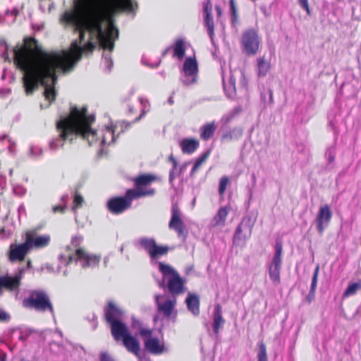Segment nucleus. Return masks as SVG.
<instances>
[{"instance_id":"39448f33","label":"nucleus","mask_w":361,"mask_h":361,"mask_svg":"<svg viewBox=\"0 0 361 361\" xmlns=\"http://www.w3.org/2000/svg\"><path fill=\"white\" fill-rule=\"evenodd\" d=\"M152 193V191L142 192L141 190H129L125 197H115L110 200L108 202V208L112 213L119 214L130 207L133 199L149 195Z\"/></svg>"},{"instance_id":"423d86ee","label":"nucleus","mask_w":361,"mask_h":361,"mask_svg":"<svg viewBox=\"0 0 361 361\" xmlns=\"http://www.w3.org/2000/svg\"><path fill=\"white\" fill-rule=\"evenodd\" d=\"M23 305L26 308H34L38 311H45L47 309L53 311L48 296L41 290L32 292L28 298L23 300Z\"/></svg>"},{"instance_id":"0eeeda50","label":"nucleus","mask_w":361,"mask_h":361,"mask_svg":"<svg viewBox=\"0 0 361 361\" xmlns=\"http://www.w3.org/2000/svg\"><path fill=\"white\" fill-rule=\"evenodd\" d=\"M69 262H79L82 267H94L98 265L101 256L87 253L83 248H78L68 257Z\"/></svg>"},{"instance_id":"a878e982","label":"nucleus","mask_w":361,"mask_h":361,"mask_svg":"<svg viewBox=\"0 0 361 361\" xmlns=\"http://www.w3.org/2000/svg\"><path fill=\"white\" fill-rule=\"evenodd\" d=\"M251 233L250 228L247 226H244L243 224L240 225L237 230L234 237L235 241L243 240L245 241L247 240Z\"/></svg>"},{"instance_id":"c756f323","label":"nucleus","mask_w":361,"mask_h":361,"mask_svg":"<svg viewBox=\"0 0 361 361\" xmlns=\"http://www.w3.org/2000/svg\"><path fill=\"white\" fill-rule=\"evenodd\" d=\"M185 54L184 42L182 39L176 42L174 47V55L178 59H182Z\"/></svg>"},{"instance_id":"4468645a","label":"nucleus","mask_w":361,"mask_h":361,"mask_svg":"<svg viewBox=\"0 0 361 361\" xmlns=\"http://www.w3.org/2000/svg\"><path fill=\"white\" fill-rule=\"evenodd\" d=\"M26 240L25 242L18 245H11L9 250V259L11 262L22 261L24 259L25 255L30 250Z\"/></svg>"},{"instance_id":"dca6fc26","label":"nucleus","mask_w":361,"mask_h":361,"mask_svg":"<svg viewBox=\"0 0 361 361\" xmlns=\"http://www.w3.org/2000/svg\"><path fill=\"white\" fill-rule=\"evenodd\" d=\"M169 226L171 229L175 230L179 235L183 234L185 226L180 218V212L176 204H173L172 215Z\"/></svg>"},{"instance_id":"473e14b6","label":"nucleus","mask_w":361,"mask_h":361,"mask_svg":"<svg viewBox=\"0 0 361 361\" xmlns=\"http://www.w3.org/2000/svg\"><path fill=\"white\" fill-rule=\"evenodd\" d=\"M83 201V197L80 195L75 193L73 199V206L72 207V210L75 212L78 208L82 206Z\"/></svg>"},{"instance_id":"f257e3e1","label":"nucleus","mask_w":361,"mask_h":361,"mask_svg":"<svg viewBox=\"0 0 361 361\" xmlns=\"http://www.w3.org/2000/svg\"><path fill=\"white\" fill-rule=\"evenodd\" d=\"M136 6L134 0H78L75 11L63 17L75 26L80 37L68 50L45 52L35 39H26L23 46L13 49L14 63L23 73L26 93L32 94L41 84L44 87L45 99L49 103L54 101L56 71H69L80 60L82 53L91 52L97 42L103 49L112 51L118 36L113 14L118 10L133 11Z\"/></svg>"},{"instance_id":"3c124183","label":"nucleus","mask_w":361,"mask_h":361,"mask_svg":"<svg viewBox=\"0 0 361 361\" xmlns=\"http://www.w3.org/2000/svg\"><path fill=\"white\" fill-rule=\"evenodd\" d=\"M27 266L28 268L31 267V262L30 261L27 262Z\"/></svg>"},{"instance_id":"603ef678","label":"nucleus","mask_w":361,"mask_h":361,"mask_svg":"<svg viewBox=\"0 0 361 361\" xmlns=\"http://www.w3.org/2000/svg\"><path fill=\"white\" fill-rule=\"evenodd\" d=\"M172 173H173V172L171 171V173H170V180H172V179H173Z\"/></svg>"},{"instance_id":"412c9836","label":"nucleus","mask_w":361,"mask_h":361,"mask_svg":"<svg viewBox=\"0 0 361 361\" xmlns=\"http://www.w3.org/2000/svg\"><path fill=\"white\" fill-rule=\"evenodd\" d=\"M188 309L195 316L200 314V298L197 295L194 293H188L185 300Z\"/></svg>"},{"instance_id":"4c0bfd02","label":"nucleus","mask_w":361,"mask_h":361,"mask_svg":"<svg viewBox=\"0 0 361 361\" xmlns=\"http://www.w3.org/2000/svg\"><path fill=\"white\" fill-rule=\"evenodd\" d=\"M83 240V237L80 235H75L72 238L71 243L74 247L79 246Z\"/></svg>"},{"instance_id":"c03bdc74","label":"nucleus","mask_w":361,"mask_h":361,"mask_svg":"<svg viewBox=\"0 0 361 361\" xmlns=\"http://www.w3.org/2000/svg\"><path fill=\"white\" fill-rule=\"evenodd\" d=\"M9 315L7 312L0 310V321H6L9 319Z\"/></svg>"},{"instance_id":"f03ea898","label":"nucleus","mask_w":361,"mask_h":361,"mask_svg":"<svg viewBox=\"0 0 361 361\" xmlns=\"http://www.w3.org/2000/svg\"><path fill=\"white\" fill-rule=\"evenodd\" d=\"M94 121V118L87 114L85 107L71 108L70 114L57 122L59 138L51 141L49 147L56 150L63 146L64 140H73L76 136L86 140L90 145H110L116 140L115 126L111 123L93 130L91 125Z\"/></svg>"},{"instance_id":"ea45409f","label":"nucleus","mask_w":361,"mask_h":361,"mask_svg":"<svg viewBox=\"0 0 361 361\" xmlns=\"http://www.w3.org/2000/svg\"><path fill=\"white\" fill-rule=\"evenodd\" d=\"M231 12L233 17V20L237 19V6L235 0H230Z\"/></svg>"},{"instance_id":"20e7f679","label":"nucleus","mask_w":361,"mask_h":361,"mask_svg":"<svg viewBox=\"0 0 361 361\" xmlns=\"http://www.w3.org/2000/svg\"><path fill=\"white\" fill-rule=\"evenodd\" d=\"M159 271L162 274L164 279L168 281L169 291L173 295L183 293L185 290V280L169 264L161 262H157Z\"/></svg>"},{"instance_id":"79ce46f5","label":"nucleus","mask_w":361,"mask_h":361,"mask_svg":"<svg viewBox=\"0 0 361 361\" xmlns=\"http://www.w3.org/2000/svg\"><path fill=\"white\" fill-rule=\"evenodd\" d=\"M302 8H303L307 14H310V9L308 4V0H298Z\"/></svg>"},{"instance_id":"49530a36","label":"nucleus","mask_w":361,"mask_h":361,"mask_svg":"<svg viewBox=\"0 0 361 361\" xmlns=\"http://www.w3.org/2000/svg\"><path fill=\"white\" fill-rule=\"evenodd\" d=\"M104 61L106 62V63L107 64V66L108 68L110 69L111 66H112V61L110 59H109L108 57H105L104 58Z\"/></svg>"},{"instance_id":"a18cd8bd","label":"nucleus","mask_w":361,"mask_h":361,"mask_svg":"<svg viewBox=\"0 0 361 361\" xmlns=\"http://www.w3.org/2000/svg\"><path fill=\"white\" fill-rule=\"evenodd\" d=\"M65 208H66V205L64 206H55L53 207V212L54 213H56V212H61V213H63L65 210Z\"/></svg>"},{"instance_id":"7c9ffc66","label":"nucleus","mask_w":361,"mask_h":361,"mask_svg":"<svg viewBox=\"0 0 361 361\" xmlns=\"http://www.w3.org/2000/svg\"><path fill=\"white\" fill-rule=\"evenodd\" d=\"M257 361H268L266 346L263 343L259 344Z\"/></svg>"},{"instance_id":"a19ab883","label":"nucleus","mask_w":361,"mask_h":361,"mask_svg":"<svg viewBox=\"0 0 361 361\" xmlns=\"http://www.w3.org/2000/svg\"><path fill=\"white\" fill-rule=\"evenodd\" d=\"M13 192L16 195L23 196L26 192V189L21 185H16L13 188Z\"/></svg>"},{"instance_id":"de8ad7c7","label":"nucleus","mask_w":361,"mask_h":361,"mask_svg":"<svg viewBox=\"0 0 361 361\" xmlns=\"http://www.w3.org/2000/svg\"><path fill=\"white\" fill-rule=\"evenodd\" d=\"M216 10L217 11L218 16H220L221 15V10L220 6H216Z\"/></svg>"},{"instance_id":"7ed1b4c3","label":"nucleus","mask_w":361,"mask_h":361,"mask_svg":"<svg viewBox=\"0 0 361 361\" xmlns=\"http://www.w3.org/2000/svg\"><path fill=\"white\" fill-rule=\"evenodd\" d=\"M132 326L139 329L145 348L148 352L154 355H160L166 350L164 338L154 336L152 329L142 326L140 322L135 319L133 321Z\"/></svg>"},{"instance_id":"5701e85b","label":"nucleus","mask_w":361,"mask_h":361,"mask_svg":"<svg viewBox=\"0 0 361 361\" xmlns=\"http://www.w3.org/2000/svg\"><path fill=\"white\" fill-rule=\"evenodd\" d=\"M182 152L185 154H192L199 147V141L194 138H185L179 143Z\"/></svg>"},{"instance_id":"f3484780","label":"nucleus","mask_w":361,"mask_h":361,"mask_svg":"<svg viewBox=\"0 0 361 361\" xmlns=\"http://www.w3.org/2000/svg\"><path fill=\"white\" fill-rule=\"evenodd\" d=\"M23 270L22 269L15 276H4L0 277V289H6L13 290L16 289L19 285L20 281L23 277Z\"/></svg>"},{"instance_id":"864d4df0","label":"nucleus","mask_w":361,"mask_h":361,"mask_svg":"<svg viewBox=\"0 0 361 361\" xmlns=\"http://www.w3.org/2000/svg\"><path fill=\"white\" fill-rule=\"evenodd\" d=\"M173 164H174V166L176 167V161H175V160H173Z\"/></svg>"},{"instance_id":"ddd939ff","label":"nucleus","mask_w":361,"mask_h":361,"mask_svg":"<svg viewBox=\"0 0 361 361\" xmlns=\"http://www.w3.org/2000/svg\"><path fill=\"white\" fill-rule=\"evenodd\" d=\"M155 299L159 312L167 317L176 315V300L175 298L169 299L164 295H157Z\"/></svg>"},{"instance_id":"aec40b11","label":"nucleus","mask_w":361,"mask_h":361,"mask_svg":"<svg viewBox=\"0 0 361 361\" xmlns=\"http://www.w3.org/2000/svg\"><path fill=\"white\" fill-rule=\"evenodd\" d=\"M123 312L113 302L108 303V307L106 309V319L109 323L114 321L121 320Z\"/></svg>"},{"instance_id":"37998d69","label":"nucleus","mask_w":361,"mask_h":361,"mask_svg":"<svg viewBox=\"0 0 361 361\" xmlns=\"http://www.w3.org/2000/svg\"><path fill=\"white\" fill-rule=\"evenodd\" d=\"M101 361H115L108 353L103 352L100 355Z\"/></svg>"},{"instance_id":"393cba45","label":"nucleus","mask_w":361,"mask_h":361,"mask_svg":"<svg viewBox=\"0 0 361 361\" xmlns=\"http://www.w3.org/2000/svg\"><path fill=\"white\" fill-rule=\"evenodd\" d=\"M228 212L229 209L226 207L220 208L218 211L217 214L214 217V226H224Z\"/></svg>"},{"instance_id":"6e6552de","label":"nucleus","mask_w":361,"mask_h":361,"mask_svg":"<svg viewBox=\"0 0 361 361\" xmlns=\"http://www.w3.org/2000/svg\"><path fill=\"white\" fill-rule=\"evenodd\" d=\"M283 247L281 243H277L275 246L274 256L269 267V275L274 285L281 283V268L282 264Z\"/></svg>"},{"instance_id":"9d476101","label":"nucleus","mask_w":361,"mask_h":361,"mask_svg":"<svg viewBox=\"0 0 361 361\" xmlns=\"http://www.w3.org/2000/svg\"><path fill=\"white\" fill-rule=\"evenodd\" d=\"M241 44L243 51L248 55L255 54L259 47L260 40L256 30L250 29L243 33Z\"/></svg>"},{"instance_id":"f8f14e48","label":"nucleus","mask_w":361,"mask_h":361,"mask_svg":"<svg viewBox=\"0 0 361 361\" xmlns=\"http://www.w3.org/2000/svg\"><path fill=\"white\" fill-rule=\"evenodd\" d=\"M140 245L152 259L166 255L169 251L167 246L158 245L153 239L142 238L140 240Z\"/></svg>"},{"instance_id":"f704fd0d","label":"nucleus","mask_w":361,"mask_h":361,"mask_svg":"<svg viewBox=\"0 0 361 361\" xmlns=\"http://www.w3.org/2000/svg\"><path fill=\"white\" fill-rule=\"evenodd\" d=\"M319 271V265L318 264V265H317V267L314 269L313 277H312V284H311V292H313V293L315 291V289L317 288Z\"/></svg>"},{"instance_id":"09e8293b","label":"nucleus","mask_w":361,"mask_h":361,"mask_svg":"<svg viewBox=\"0 0 361 361\" xmlns=\"http://www.w3.org/2000/svg\"><path fill=\"white\" fill-rule=\"evenodd\" d=\"M231 85L233 86V89L235 90V82L233 80V78H231Z\"/></svg>"},{"instance_id":"c85d7f7f","label":"nucleus","mask_w":361,"mask_h":361,"mask_svg":"<svg viewBox=\"0 0 361 361\" xmlns=\"http://www.w3.org/2000/svg\"><path fill=\"white\" fill-rule=\"evenodd\" d=\"M359 289H361V282L350 283L343 293V297L348 298L353 295L355 294Z\"/></svg>"},{"instance_id":"9b49d317","label":"nucleus","mask_w":361,"mask_h":361,"mask_svg":"<svg viewBox=\"0 0 361 361\" xmlns=\"http://www.w3.org/2000/svg\"><path fill=\"white\" fill-rule=\"evenodd\" d=\"M182 73L181 80L185 85H188L196 82L198 66L195 57H188L186 59L183 63Z\"/></svg>"},{"instance_id":"1a4fd4ad","label":"nucleus","mask_w":361,"mask_h":361,"mask_svg":"<svg viewBox=\"0 0 361 361\" xmlns=\"http://www.w3.org/2000/svg\"><path fill=\"white\" fill-rule=\"evenodd\" d=\"M25 239L31 250L46 247L51 242L49 234H40L37 229L27 231L25 233Z\"/></svg>"},{"instance_id":"58836bf2","label":"nucleus","mask_w":361,"mask_h":361,"mask_svg":"<svg viewBox=\"0 0 361 361\" xmlns=\"http://www.w3.org/2000/svg\"><path fill=\"white\" fill-rule=\"evenodd\" d=\"M204 11L205 15H212V5L209 0H207L204 3Z\"/></svg>"},{"instance_id":"c9c22d12","label":"nucleus","mask_w":361,"mask_h":361,"mask_svg":"<svg viewBox=\"0 0 361 361\" xmlns=\"http://www.w3.org/2000/svg\"><path fill=\"white\" fill-rule=\"evenodd\" d=\"M209 152L204 154L200 158H199L195 163L194 166L192 168V172H195L201 164L206 161L207 157H209Z\"/></svg>"},{"instance_id":"a211bd4d","label":"nucleus","mask_w":361,"mask_h":361,"mask_svg":"<svg viewBox=\"0 0 361 361\" xmlns=\"http://www.w3.org/2000/svg\"><path fill=\"white\" fill-rule=\"evenodd\" d=\"M123 340V344L128 351L136 355L140 361H142L140 356V344L139 341L130 334L125 336Z\"/></svg>"},{"instance_id":"5fc2aeb1","label":"nucleus","mask_w":361,"mask_h":361,"mask_svg":"<svg viewBox=\"0 0 361 361\" xmlns=\"http://www.w3.org/2000/svg\"><path fill=\"white\" fill-rule=\"evenodd\" d=\"M12 173H13V170H12V169H11V170H10V175H11V174H12Z\"/></svg>"},{"instance_id":"bb28decb","label":"nucleus","mask_w":361,"mask_h":361,"mask_svg":"<svg viewBox=\"0 0 361 361\" xmlns=\"http://www.w3.org/2000/svg\"><path fill=\"white\" fill-rule=\"evenodd\" d=\"M216 130L214 122L205 124L201 128V138L203 140H208L214 135Z\"/></svg>"},{"instance_id":"cd10ccee","label":"nucleus","mask_w":361,"mask_h":361,"mask_svg":"<svg viewBox=\"0 0 361 361\" xmlns=\"http://www.w3.org/2000/svg\"><path fill=\"white\" fill-rule=\"evenodd\" d=\"M258 75L264 77L267 75L270 68V64L264 59H259L257 61Z\"/></svg>"},{"instance_id":"e433bc0d","label":"nucleus","mask_w":361,"mask_h":361,"mask_svg":"<svg viewBox=\"0 0 361 361\" xmlns=\"http://www.w3.org/2000/svg\"><path fill=\"white\" fill-rule=\"evenodd\" d=\"M42 154V149L38 146H32L30 148V154L32 157H39Z\"/></svg>"},{"instance_id":"2f4dec72","label":"nucleus","mask_w":361,"mask_h":361,"mask_svg":"<svg viewBox=\"0 0 361 361\" xmlns=\"http://www.w3.org/2000/svg\"><path fill=\"white\" fill-rule=\"evenodd\" d=\"M204 23L208 29L210 37H212L214 35V25L212 15H205Z\"/></svg>"},{"instance_id":"72a5a7b5","label":"nucleus","mask_w":361,"mask_h":361,"mask_svg":"<svg viewBox=\"0 0 361 361\" xmlns=\"http://www.w3.org/2000/svg\"><path fill=\"white\" fill-rule=\"evenodd\" d=\"M229 183V178L227 176H223L219 180V192L220 195H223Z\"/></svg>"},{"instance_id":"6ab92c4d","label":"nucleus","mask_w":361,"mask_h":361,"mask_svg":"<svg viewBox=\"0 0 361 361\" xmlns=\"http://www.w3.org/2000/svg\"><path fill=\"white\" fill-rule=\"evenodd\" d=\"M109 324H111V334L116 341L123 339L125 336L130 334L128 327L121 320L114 321Z\"/></svg>"},{"instance_id":"b1692460","label":"nucleus","mask_w":361,"mask_h":361,"mask_svg":"<svg viewBox=\"0 0 361 361\" xmlns=\"http://www.w3.org/2000/svg\"><path fill=\"white\" fill-rule=\"evenodd\" d=\"M155 179H156L155 176H152V175H148V174L142 175V176L137 177L135 180V185H136L137 188L136 190H134L135 191L141 190L142 192L152 191V193L151 194V195H152L154 193V190H143L141 188V187L143 186V185H147L149 184L150 183L154 181Z\"/></svg>"},{"instance_id":"4be33fe9","label":"nucleus","mask_w":361,"mask_h":361,"mask_svg":"<svg viewBox=\"0 0 361 361\" xmlns=\"http://www.w3.org/2000/svg\"><path fill=\"white\" fill-rule=\"evenodd\" d=\"M213 320L214 331L216 334H218L219 329L221 328L225 322L222 317V308L220 304H216L214 305Z\"/></svg>"},{"instance_id":"2eb2a0df","label":"nucleus","mask_w":361,"mask_h":361,"mask_svg":"<svg viewBox=\"0 0 361 361\" xmlns=\"http://www.w3.org/2000/svg\"><path fill=\"white\" fill-rule=\"evenodd\" d=\"M332 217V213L329 205L326 204L319 208L317 217V228L319 232L322 234L325 228H326L330 223Z\"/></svg>"},{"instance_id":"8fccbe9b","label":"nucleus","mask_w":361,"mask_h":361,"mask_svg":"<svg viewBox=\"0 0 361 361\" xmlns=\"http://www.w3.org/2000/svg\"><path fill=\"white\" fill-rule=\"evenodd\" d=\"M140 102L141 103L142 105L144 106V108L145 109L146 108V105L144 104V101H143V99L140 98Z\"/></svg>"}]
</instances>
